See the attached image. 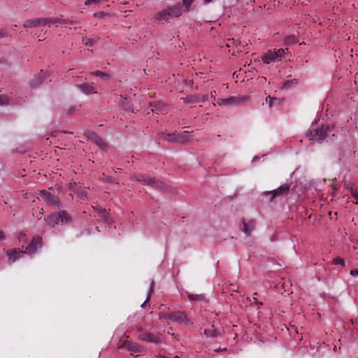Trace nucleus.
<instances>
[{
  "label": "nucleus",
  "instance_id": "1",
  "mask_svg": "<svg viewBox=\"0 0 358 358\" xmlns=\"http://www.w3.org/2000/svg\"><path fill=\"white\" fill-rule=\"evenodd\" d=\"M45 220L48 224L54 227L59 223L62 224H69L71 222V217L65 210H61L50 215Z\"/></svg>",
  "mask_w": 358,
  "mask_h": 358
},
{
  "label": "nucleus",
  "instance_id": "2",
  "mask_svg": "<svg viewBox=\"0 0 358 358\" xmlns=\"http://www.w3.org/2000/svg\"><path fill=\"white\" fill-rule=\"evenodd\" d=\"M329 131V127L322 126L319 129L310 130L308 132L307 136L310 141H315L318 143H321L325 140L327 137Z\"/></svg>",
  "mask_w": 358,
  "mask_h": 358
},
{
  "label": "nucleus",
  "instance_id": "3",
  "mask_svg": "<svg viewBox=\"0 0 358 358\" xmlns=\"http://www.w3.org/2000/svg\"><path fill=\"white\" fill-rule=\"evenodd\" d=\"M137 181L142 182L144 185H148L153 187L158 188L164 191H168V187L166 185L161 181L155 180L152 178H146L143 175H138L134 176Z\"/></svg>",
  "mask_w": 358,
  "mask_h": 358
},
{
  "label": "nucleus",
  "instance_id": "4",
  "mask_svg": "<svg viewBox=\"0 0 358 358\" xmlns=\"http://www.w3.org/2000/svg\"><path fill=\"white\" fill-rule=\"evenodd\" d=\"M41 198L45 200L48 204L59 208L61 203L59 198L54 194L47 192L46 190H41L38 193L37 199Z\"/></svg>",
  "mask_w": 358,
  "mask_h": 358
},
{
  "label": "nucleus",
  "instance_id": "5",
  "mask_svg": "<svg viewBox=\"0 0 358 358\" xmlns=\"http://www.w3.org/2000/svg\"><path fill=\"white\" fill-rule=\"evenodd\" d=\"M248 99L247 96H230L225 99H219L217 101V104L219 106H236L243 103Z\"/></svg>",
  "mask_w": 358,
  "mask_h": 358
},
{
  "label": "nucleus",
  "instance_id": "6",
  "mask_svg": "<svg viewBox=\"0 0 358 358\" xmlns=\"http://www.w3.org/2000/svg\"><path fill=\"white\" fill-rule=\"evenodd\" d=\"M42 238L39 236H34L31 243L26 247L24 253L32 255L36 252L38 248L42 247Z\"/></svg>",
  "mask_w": 358,
  "mask_h": 358
},
{
  "label": "nucleus",
  "instance_id": "7",
  "mask_svg": "<svg viewBox=\"0 0 358 358\" xmlns=\"http://www.w3.org/2000/svg\"><path fill=\"white\" fill-rule=\"evenodd\" d=\"M137 329L138 331H141V334L138 335L139 339L155 343H158L161 341L160 334H154L149 332L142 331L141 327H139Z\"/></svg>",
  "mask_w": 358,
  "mask_h": 358
},
{
  "label": "nucleus",
  "instance_id": "8",
  "mask_svg": "<svg viewBox=\"0 0 358 358\" xmlns=\"http://www.w3.org/2000/svg\"><path fill=\"white\" fill-rule=\"evenodd\" d=\"M167 316L169 317V319L172 321L178 322L180 324H184L186 325L189 324V320L187 318L186 315L182 312H180V311L173 312V313H169V315H167Z\"/></svg>",
  "mask_w": 358,
  "mask_h": 358
},
{
  "label": "nucleus",
  "instance_id": "9",
  "mask_svg": "<svg viewBox=\"0 0 358 358\" xmlns=\"http://www.w3.org/2000/svg\"><path fill=\"white\" fill-rule=\"evenodd\" d=\"M289 185L287 184H283L278 189H274L271 192H265V194L266 195L271 194V201H273V199L275 196L285 195L289 192Z\"/></svg>",
  "mask_w": 358,
  "mask_h": 358
},
{
  "label": "nucleus",
  "instance_id": "10",
  "mask_svg": "<svg viewBox=\"0 0 358 358\" xmlns=\"http://www.w3.org/2000/svg\"><path fill=\"white\" fill-rule=\"evenodd\" d=\"M180 99L184 103H193L203 102L205 101H208V96H207V95L201 96L199 94H194V95H188L185 97H182Z\"/></svg>",
  "mask_w": 358,
  "mask_h": 358
},
{
  "label": "nucleus",
  "instance_id": "11",
  "mask_svg": "<svg viewBox=\"0 0 358 358\" xmlns=\"http://www.w3.org/2000/svg\"><path fill=\"white\" fill-rule=\"evenodd\" d=\"M6 254L8 257V263L11 264L20 258L24 252V251L20 250V249L15 248L7 250Z\"/></svg>",
  "mask_w": 358,
  "mask_h": 358
},
{
  "label": "nucleus",
  "instance_id": "12",
  "mask_svg": "<svg viewBox=\"0 0 358 358\" xmlns=\"http://www.w3.org/2000/svg\"><path fill=\"white\" fill-rule=\"evenodd\" d=\"M243 222V227L241 228V230L243 232H244L246 236H250L251 233L254 231L255 226H256V222L254 220H250L248 222L245 220H242Z\"/></svg>",
  "mask_w": 358,
  "mask_h": 358
},
{
  "label": "nucleus",
  "instance_id": "13",
  "mask_svg": "<svg viewBox=\"0 0 358 358\" xmlns=\"http://www.w3.org/2000/svg\"><path fill=\"white\" fill-rule=\"evenodd\" d=\"M155 18L158 21H165L166 22H169L171 19H173L172 17V13L169 8V7L163 10H161L156 13Z\"/></svg>",
  "mask_w": 358,
  "mask_h": 358
},
{
  "label": "nucleus",
  "instance_id": "14",
  "mask_svg": "<svg viewBox=\"0 0 358 358\" xmlns=\"http://www.w3.org/2000/svg\"><path fill=\"white\" fill-rule=\"evenodd\" d=\"M89 133V138L92 139L94 143L99 146L101 150H106L108 148V144L105 142L103 139H102L101 137H99L96 133L94 132H88Z\"/></svg>",
  "mask_w": 358,
  "mask_h": 358
},
{
  "label": "nucleus",
  "instance_id": "15",
  "mask_svg": "<svg viewBox=\"0 0 358 358\" xmlns=\"http://www.w3.org/2000/svg\"><path fill=\"white\" fill-rule=\"evenodd\" d=\"M120 348H127L131 352V355L132 356L134 355V353H141L142 352V348L138 344L131 343L128 341H124Z\"/></svg>",
  "mask_w": 358,
  "mask_h": 358
},
{
  "label": "nucleus",
  "instance_id": "16",
  "mask_svg": "<svg viewBox=\"0 0 358 358\" xmlns=\"http://www.w3.org/2000/svg\"><path fill=\"white\" fill-rule=\"evenodd\" d=\"M47 73L43 71V70L41 71L39 74L36 76H35L31 81H30V85L31 87L35 88L37 87L38 85H40L43 80L47 77Z\"/></svg>",
  "mask_w": 358,
  "mask_h": 358
},
{
  "label": "nucleus",
  "instance_id": "17",
  "mask_svg": "<svg viewBox=\"0 0 358 358\" xmlns=\"http://www.w3.org/2000/svg\"><path fill=\"white\" fill-rule=\"evenodd\" d=\"M45 20L41 18H36L31 20H27L24 21L23 26L25 28H33L43 25V22H45Z\"/></svg>",
  "mask_w": 358,
  "mask_h": 358
},
{
  "label": "nucleus",
  "instance_id": "18",
  "mask_svg": "<svg viewBox=\"0 0 358 358\" xmlns=\"http://www.w3.org/2000/svg\"><path fill=\"white\" fill-rule=\"evenodd\" d=\"M78 87L83 93H85L87 95H90L91 94H96L97 92L94 87L87 83L78 85Z\"/></svg>",
  "mask_w": 358,
  "mask_h": 358
},
{
  "label": "nucleus",
  "instance_id": "19",
  "mask_svg": "<svg viewBox=\"0 0 358 358\" xmlns=\"http://www.w3.org/2000/svg\"><path fill=\"white\" fill-rule=\"evenodd\" d=\"M276 54L273 51L269 50L264 53L262 56V60L265 64H269L271 62L275 61L278 58Z\"/></svg>",
  "mask_w": 358,
  "mask_h": 358
},
{
  "label": "nucleus",
  "instance_id": "20",
  "mask_svg": "<svg viewBox=\"0 0 358 358\" xmlns=\"http://www.w3.org/2000/svg\"><path fill=\"white\" fill-rule=\"evenodd\" d=\"M169 8L172 13V17H178L182 15V8L180 4H176L173 6H169Z\"/></svg>",
  "mask_w": 358,
  "mask_h": 358
},
{
  "label": "nucleus",
  "instance_id": "21",
  "mask_svg": "<svg viewBox=\"0 0 358 358\" xmlns=\"http://www.w3.org/2000/svg\"><path fill=\"white\" fill-rule=\"evenodd\" d=\"M204 334L208 338H215L220 336L221 333L217 329H215L213 326L210 329H205Z\"/></svg>",
  "mask_w": 358,
  "mask_h": 358
},
{
  "label": "nucleus",
  "instance_id": "22",
  "mask_svg": "<svg viewBox=\"0 0 358 358\" xmlns=\"http://www.w3.org/2000/svg\"><path fill=\"white\" fill-rule=\"evenodd\" d=\"M42 20H46L45 22H43V25H45L47 24H55V23L66 24L67 23V20H62L60 18L42 17Z\"/></svg>",
  "mask_w": 358,
  "mask_h": 358
},
{
  "label": "nucleus",
  "instance_id": "23",
  "mask_svg": "<svg viewBox=\"0 0 358 358\" xmlns=\"http://www.w3.org/2000/svg\"><path fill=\"white\" fill-rule=\"evenodd\" d=\"M151 106L152 107V111L153 113H164L166 110V106L162 103H151Z\"/></svg>",
  "mask_w": 358,
  "mask_h": 358
},
{
  "label": "nucleus",
  "instance_id": "24",
  "mask_svg": "<svg viewBox=\"0 0 358 358\" xmlns=\"http://www.w3.org/2000/svg\"><path fill=\"white\" fill-rule=\"evenodd\" d=\"M162 138L169 142H178L179 138L176 136L175 134H162Z\"/></svg>",
  "mask_w": 358,
  "mask_h": 358
},
{
  "label": "nucleus",
  "instance_id": "25",
  "mask_svg": "<svg viewBox=\"0 0 358 358\" xmlns=\"http://www.w3.org/2000/svg\"><path fill=\"white\" fill-rule=\"evenodd\" d=\"M298 42V40L294 35L287 36L284 38L283 44L285 45L294 44Z\"/></svg>",
  "mask_w": 358,
  "mask_h": 358
},
{
  "label": "nucleus",
  "instance_id": "26",
  "mask_svg": "<svg viewBox=\"0 0 358 358\" xmlns=\"http://www.w3.org/2000/svg\"><path fill=\"white\" fill-rule=\"evenodd\" d=\"M99 40V37H95L93 38H88L86 37L83 38V43L87 46H92L94 43H96Z\"/></svg>",
  "mask_w": 358,
  "mask_h": 358
},
{
  "label": "nucleus",
  "instance_id": "27",
  "mask_svg": "<svg viewBox=\"0 0 358 358\" xmlns=\"http://www.w3.org/2000/svg\"><path fill=\"white\" fill-rule=\"evenodd\" d=\"M99 215L106 221L109 222V213L106 209L98 208Z\"/></svg>",
  "mask_w": 358,
  "mask_h": 358
},
{
  "label": "nucleus",
  "instance_id": "28",
  "mask_svg": "<svg viewBox=\"0 0 358 358\" xmlns=\"http://www.w3.org/2000/svg\"><path fill=\"white\" fill-rule=\"evenodd\" d=\"M92 75H94V76H99L101 78L103 79V80H107L110 78V75L106 73H104V72H102L101 71H93L91 73Z\"/></svg>",
  "mask_w": 358,
  "mask_h": 358
},
{
  "label": "nucleus",
  "instance_id": "29",
  "mask_svg": "<svg viewBox=\"0 0 358 358\" xmlns=\"http://www.w3.org/2000/svg\"><path fill=\"white\" fill-rule=\"evenodd\" d=\"M187 296L190 301H202L205 298L203 294H188Z\"/></svg>",
  "mask_w": 358,
  "mask_h": 358
},
{
  "label": "nucleus",
  "instance_id": "30",
  "mask_svg": "<svg viewBox=\"0 0 358 358\" xmlns=\"http://www.w3.org/2000/svg\"><path fill=\"white\" fill-rule=\"evenodd\" d=\"M99 179L104 182H113V183H116V184L119 183L117 180L113 179V178H111L110 176L105 175L104 173H102V175L100 176Z\"/></svg>",
  "mask_w": 358,
  "mask_h": 358
},
{
  "label": "nucleus",
  "instance_id": "31",
  "mask_svg": "<svg viewBox=\"0 0 358 358\" xmlns=\"http://www.w3.org/2000/svg\"><path fill=\"white\" fill-rule=\"evenodd\" d=\"M10 98L9 96L4 95V94H0V106H5L9 103Z\"/></svg>",
  "mask_w": 358,
  "mask_h": 358
},
{
  "label": "nucleus",
  "instance_id": "32",
  "mask_svg": "<svg viewBox=\"0 0 358 358\" xmlns=\"http://www.w3.org/2000/svg\"><path fill=\"white\" fill-rule=\"evenodd\" d=\"M236 43H238V45H242L243 47H244L245 45H247L246 43L245 44H243L241 41H236L234 40V38H231V39H228V42L227 43V47H230V46H231L233 45H237Z\"/></svg>",
  "mask_w": 358,
  "mask_h": 358
},
{
  "label": "nucleus",
  "instance_id": "33",
  "mask_svg": "<svg viewBox=\"0 0 358 358\" xmlns=\"http://www.w3.org/2000/svg\"><path fill=\"white\" fill-rule=\"evenodd\" d=\"M285 50H288V49H282V48H280L278 49L277 51H273L274 53L276 54V57L278 58L277 59H279L280 60L282 59V57H283V55H285Z\"/></svg>",
  "mask_w": 358,
  "mask_h": 358
},
{
  "label": "nucleus",
  "instance_id": "34",
  "mask_svg": "<svg viewBox=\"0 0 358 358\" xmlns=\"http://www.w3.org/2000/svg\"><path fill=\"white\" fill-rule=\"evenodd\" d=\"M154 286H155V281L152 280V282H151V284H150V291H149V294L145 300V301L142 304V307H144L145 303L149 301L150 300V295H151V293L153 292L154 290Z\"/></svg>",
  "mask_w": 358,
  "mask_h": 358
},
{
  "label": "nucleus",
  "instance_id": "35",
  "mask_svg": "<svg viewBox=\"0 0 358 358\" xmlns=\"http://www.w3.org/2000/svg\"><path fill=\"white\" fill-rule=\"evenodd\" d=\"M194 0H182V5L185 7L184 11L187 12L189 10V6Z\"/></svg>",
  "mask_w": 358,
  "mask_h": 358
},
{
  "label": "nucleus",
  "instance_id": "36",
  "mask_svg": "<svg viewBox=\"0 0 358 358\" xmlns=\"http://www.w3.org/2000/svg\"><path fill=\"white\" fill-rule=\"evenodd\" d=\"M276 98H273L271 96H268L266 98V102L268 103L269 108H271L272 106L274 104V101H277Z\"/></svg>",
  "mask_w": 358,
  "mask_h": 358
},
{
  "label": "nucleus",
  "instance_id": "37",
  "mask_svg": "<svg viewBox=\"0 0 358 358\" xmlns=\"http://www.w3.org/2000/svg\"><path fill=\"white\" fill-rule=\"evenodd\" d=\"M350 193L353 198L358 200V192L356 188H355L353 186L350 187Z\"/></svg>",
  "mask_w": 358,
  "mask_h": 358
},
{
  "label": "nucleus",
  "instance_id": "38",
  "mask_svg": "<svg viewBox=\"0 0 358 358\" xmlns=\"http://www.w3.org/2000/svg\"><path fill=\"white\" fill-rule=\"evenodd\" d=\"M333 263L334 264H336H336H341L342 266H345V261H344V259L343 258H341V257H339L335 258L334 259Z\"/></svg>",
  "mask_w": 358,
  "mask_h": 358
},
{
  "label": "nucleus",
  "instance_id": "39",
  "mask_svg": "<svg viewBox=\"0 0 358 358\" xmlns=\"http://www.w3.org/2000/svg\"><path fill=\"white\" fill-rule=\"evenodd\" d=\"M105 15H106V13H104V12H102V11H101V12L95 13L94 14V16L95 17H97V18H102V17H103Z\"/></svg>",
  "mask_w": 358,
  "mask_h": 358
},
{
  "label": "nucleus",
  "instance_id": "40",
  "mask_svg": "<svg viewBox=\"0 0 358 358\" xmlns=\"http://www.w3.org/2000/svg\"><path fill=\"white\" fill-rule=\"evenodd\" d=\"M18 239L20 242H26V234L24 233H20L18 236Z\"/></svg>",
  "mask_w": 358,
  "mask_h": 358
},
{
  "label": "nucleus",
  "instance_id": "41",
  "mask_svg": "<svg viewBox=\"0 0 358 358\" xmlns=\"http://www.w3.org/2000/svg\"><path fill=\"white\" fill-rule=\"evenodd\" d=\"M350 274L352 276L358 275V269H352L350 272Z\"/></svg>",
  "mask_w": 358,
  "mask_h": 358
},
{
  "label": "nucleus",
  "instance_id": "42",
  "mask_svg": "<svg viewBox=\"0 0 358 358\" xmlns=\"http://www.w3.org/2000/svg\"><path fill=\"white\" fill-rule=\"evenodd\" d=\"M80 197L82 199L87 198V192L86 191H81L80 193Z\"/></svg>",
  "mask_w": 358,
  "mask_h": 358
},
{
  "label": "nucleus",
  "instance_id": "43",
  "mask_svg": "<svg viewBox=\"0 0 358 358\" xmlns=\"http://www.w3.org/2000/svg\"><path fill=\"white\" fill-rule=\"evenodd\" d=\"M6 239L5 234L3 231L0 230V241H3Z\"/></svg>",
  "mask_w": 358,
  "mask_h": 358
},
{
  "label": "nucleus",
  "instance_id": "44",
  "mask_svg": "<svg viewBox=\"0 0 358 358\" xmlns=\"http://www.w3.org/2000/svg\"><path fill=\"white\" fill-rule=\"evenodd\" d=\"M167 315L168 314L160 313H159V317L161 319H169V317L167 316Z\"/></svg>",
  "mask_w": 358,
  "mask_h": 358
},
{
  "label": "nucleus",
  "instance_id": "45",
  "mask_svg": "<svg viewBox=\"0 0 358 358\" xmlns=\"http://www.w3.org/2000/svg\"><path fill=\"white\" fill-rule=\"evenodd\" d=\"M215 94H216V92L215 90L212 91L210 92V95H208V99H210V97L213 98V97H215Z\"/></svg>",
  "mask_w": 358,
  "mask_h": 358
},
{
  "label": "nucleus",
  "instance_id": "46",
  "mask_svg": "<svg viewBox=\"0 0 358 358\" xmlns=\"http://www.w3.org/2000/svg\"><path fill=\"white\" fill-rule=\"evenodd\" d=\"M39 213H40L41 215H43V214L44 213L43 208H40V210H39Z\"/></svg>",
  "mask_w": 358,
  "mask_h": 358
},
{
  "label": "nucleus",
  "instance_id": "47",
  "mask_svg": "<svg viewBox=\"0 0 358 358\" xmlns=\"http://www.w3.org/2000/svg\"><path fill=\"white\" fill-rule=\"evenodd\" d=\"M193 83H194L193 80H189V85L190 86V85H193Z\"/></svg>",
  "mask_w": 358,
  "mask_h": 358
},
{
  "label": "nucleus",
  "instance_id": "48",
  "mask_svg": "<svg viewBox=\"0 0 358 358\" xmlns=\"http://www.w3.org/2000/svg\"><path fill=\"white\" fill-rule=\"evenodd\" d=\"M345 186H346L348 189H350V187H351L352 185H350H350H347V184H345Z\"/></svg>",
  "mask_w": 358,
  "mask_h": 358
},
{
  "label": "nucleus",
  "instance_id": "49",
  "mask_svg": "<svg viewBox=\"0 0 358 358\" xmlns=\"http://www.w3.org/2000/svg\"><path fill=\"white\" fill-rule=\"evenodd\" d=\"M72 109H73L72 108H69V114H71V113H72Z\"/></svg>",
  "mask_w": 358,
  "mask_h": 358
},
{
  "label": "nucleus",
  "instance_id": "50",
  "mask_svg": "<svg viewBox=\"0 0 358 358\" xmlns=\"http://www.w3.org/2000/svg\"><path fill=\"white\" fill-rule=\"evenodd\" d=\"M3 36V31L0 30V36Z\"/></svg>",
  "mask_w": 358,
  "mask_h": 358
},
{
  "label": "nucleus",
  "instance_id": "51",
  "mask_svg": "<svg viewBox=\"0 0 358 358\" xmlns=\"http://www.w3.org/2000/svg\"><path fill=\"white\" fill-rule=\"evenodd\" d=\"M159 357H160V358H169V357H165V356H162V355H160Z\"/></svg>",
  "mask_w": 358,
  "mask_h": 358
},
{
  "label": "nucleus",
  "instance_id": "52",
  "mask_svg": "<svg viewBox=\"0 0 358 358\" xmlns=\"http://www.w3.org/2000/svg\"><path fill=\"white\" fill-rule=\"evenodd\" d=\"M210 1H211V0H205V2H206V3H209V2H210Z\"/></svg>",
  "mask_w": 358,
  "mask_h": 358
},
{
  "label": "nucleus",
  "instance_id": "53",
  "mask_svg": "<svg viewBox=\"0 0 358 358\" xmlns=\"http://www.w3.org/2000/svg\"><path fill=\"white\" fill-rule=\"evenodd\" d=\"M357 246H354V247H353V250H357Z\"/></svg>",
  "mask_w": 358,
  "mask_h": 358
},
{
  "label": "nucleus",
  "instance_id": "54",
  "mask_svg": "<svg viewBox=\"0 0 358 358\" xmlns=\"http://www.w3.org/2000/svg\"><path fill=\"white\" fill-rule=\"evenodd\" d=\"M221 350H222L220 348V349H218V350H216L215 351H216V352H219V351H221Z\"/></svg>",
  "mask_w": 358,
  "mask_h": 358
},
{
  "label": "nucleus",
  "instance_id": "55",
  "mask_svg": "<svg viewBox=\"0 0 358 358\" xmlns=\"http://www.w3.org/2000/svg\"><path fill=\"white\" fill-rule=\"evenodd\" d=\"M173 358H180L178 356H176Z\"/></svg>",
  "mask_w": 358,
  "mask_h": 358
},
{
  "label": "nucleus",
  "instance_id": "56",
  "mask_svg": "<svg viewBox=\"0 0 358 358\" xmlns=\"http://www.w3.org/2000/svg\"><path fill=\"white\" fill-rule=\"evenodd\" d=\"M357 245H358V240H357Z\"/></svg>",
  "mask_w": 358,
  "mask_h": 358
}]
</instances>
